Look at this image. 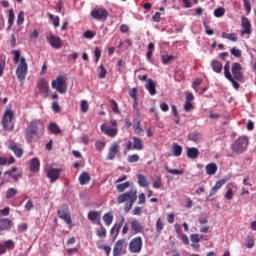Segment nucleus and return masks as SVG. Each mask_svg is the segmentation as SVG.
I'll return each mask as SVG.
<instances>
[{"mask_svg":"<svg viewBox=\"0 0 256 256\" xmlns=\"http://www.w3.org/2000/svg\"><path fill=\"white\" fill-rule=\"evenodd\" d=\"M46 40L53 47V49H61V38L50 33L46 36Z\"/></svg>","mask_w":256,"mask_h":256,"instance_id":"obj_14","label":"nucleus"},{"mask_svg":"<svg viewBox=\"0 0 256 256\" xmlns=\"http://www.w3.org/2000/svg\"><path fill=\"white\" fill-rule=\"evenodd\" d=\"M241 27V35H248L249 37V35H251V33L253 32L251 30V21H249V19L245 16L241 18Z\"/></svg>","mask_w":256,"mask_h":256,"instance_id":"obj_15","label":"nucleus"},{"mask_svg":"<svg viewBox=\"0 0 256 256\" xmlns=\"http://www.w3.org/2000/svg\"><path fill=\"white\" fill-rule=\"evenodd\" d=\"M138 184L140 187H149V182L147 181V177L143 174H138Z\"/></svg>","mask_w":256,"mask_h":256,"instance_id":"obj_37","label":"nucleus"},{"mask_svg":"<svg viewBox=\"0 0 256 256\" xmlns=\"http://www.w3.org/2000/svg\"><path fill=\"white\" fill-rule=\"evenodd\" d=\"M163 65H168V63H171L173 59H175V56L173 55H162L161 56Z\"/></svg>","mask_w":256,"mask_h":256,"instance_id":"obj_42","label":"nucleus"},{"mask_svg":"<svg viewBox=\"0 0 256 256\" xmlns=\"http://www.w3.org/2000/svg\"><path fill=\"white\" fill-rule=\"evenodd\" d=\"M129 187H131V182L129 181L116 185V189L119 193H123V191H125V189H129Z\"/></svg>","mask_w":256,"mask_h":256,"instance_id":"obj_39","label":"nucleus"},{"mask_svg":"<svg viewBox=\"0 0 256 256\" xmlns=\"http://www.w3.org/2000/svg\"><path fill=\"white\" fill-rule=\"evenodd\" d=\"M103 221H104L105 225H108V226L111 225V223H113V215L104 214Z\"/></svg>","mask_w":256,"mask_h":256,"instance_id":"obj_48","label":"nucleus"},{"mask_svg":"<svg viewBox=\"0 0 256 256\" xmlns=\"http://www.w3.org/2000/svg\"><path fill=\"white\" fill-rule=\"evenodd\" d=\"M15 163V157L11 156L10 158L0 156V166L4 165H13Z\"/></svg>","mask_w":256,"mask_h":256,"instance_id":"obj_32","label":"nucleus"},{"mask_svg":"<svg viewBox=\"0 0 256 256\" xmlns=\"http://www.w3.org/2000/svg\"><path fill=\"white\" fill-rule=\"evenodd\" d=\"M133 109L136 114V117H141V112H139V103L137 102V100L133 101Z\"/></svg>","mask_w":256,"mask_h":256,"instance_id":"obj_57","label":"nucleus"},{"mask_svg":"<svg viewBox=\"0 0 256 256\" xmlns=\"http://www.w3.org/2000/svg\"><path fill=\"white\" fill-rule=\"evenodd\" d=\"M164 223L163 220H161V218H159L156 222V231L157 233H161L164 229Z\"/></svg>","mask_w":256,"mask_h":256,"instance_id":"obj_49","label":"nucleus"},{"mask_svg":"<svg viewBox=\"0 0 256 256\" xmlns=\"http://www.w3.org/2000/svg\"><path fill=\"white\" fill-rule=\"evenodd\" d=\"M80 111L82 113H87V111H89V103L87 102V100H82L80 102Z\"/></svg>","mask_w":256,"mask_h":256,"instance_id":"obj_43","label":"nucleus"},{"mask_svg":"<svg viewBox=\"0 0 256 256\" xmlns=\"http://www.w3.org/2000/svg\"><path fill=\"white\" fill-rule=\"evenodd\" d=\"M110 103H111V109L113 113H119V105L117 104V101L111 99Z\"/></svg>","mask_w":256,"mask_h":256,"instance_id":"obj_54","label":"nucleus"},{"mask_svg":"<svg viewBox=\"0 0 256 256\" xmlns=\"http://www.w3.org/2000/svg\"><path fill=\"white\" fill-rule=\"evenodd\" d=\"M214 15L216 17H223V15H225V8L223 7H219L217 9L214 10Z\"/></svg>","mask_w":256,"mask_h":256,"instance_id":"obj_53","label":"nucleus"},{"mask_svg":"<svg viewBox=\"0 0 256 256\" xmlns=\"http://www.w3.org/2000/svg\"><path fill=\"white\" fill-rule=\"evenodd\" d=\"M123 223H125V218L122 217L118 224H115L111 229V234L114 235V239H117L119 236V231H121V227H123Z\"/></svg>","mask_w":256,"mask_h":256,"instance_id":"obj_25","label":"nucleus"},{"mask_svg":"<svg viewBox=\"0 0 256 256\" xmlns=\"http://www.w3.org/2000/svg\"><path fill=\"white\" fill-rule=\"evenodd\" d=\"M13 227V221L9 218H0V231H10Z\"/></svg>","mask_w":256,"mask_h":256,"instance_id":"obj_19","label":"nucleus"},{"mask_svg":"<svg viewBox=\"0 0 256 256\" xmlns=\"http://www.w3.org/2000/svg\"><path fill=\"white\" fill-rule=\"evenodd\" d=\"M49 18L53 21L54 27H59V16H54L52 14H49Z\"/></svg>","mask_w":256,"mask_h":256,"instance_id":"obj_62","label":"nucleus"},{"mask_svg":"<svg viewBox=\"0 0 256 256\" xmlns=\"http://www.w3.org/2000/svg\"><path fill=\"white\" fill-rule=\"evenodd\" d=\"M137 93H138L137 88H132L130 90L129 95L131 98H133V101H137Z\"/></svg>","mask_w":256,"mask_h":256,"instance_id":"obj_63","label":"nucleus"},{"mask_svg":"<svg viewBox=\"0 0 256 256\" xmlns=\"http://www.w3.org/2000/svg\"><path fill=\"white\" fill-rule=\"evenodd\" d=\"M24 21H25V12L20 11L18 16H17V22L16 23H17V25H23Z\"/></svg>","mask_w":256,"mask_h":256,"instance_id":"obj_50","label":"nucleus"},{"mask_svg":"<svg viewBox=\"0 0 256 256\" xmlns=\"http://www.w3.org/2000/svg\"><path fill=\"white\" fill-rule=\"evenodd\" d=\"M145 89H147L150 95H157V84L155 83V81H153V79L147 80V83L145 84Z\"/></svg>","mask_w":256,"mask_h":256,"instance_id":"obj_23","label":"nucleus"},{"mask_svg":"<svg viewBox=\"0 0 256 256\" xmlns=\"http://www.w3.org/2000/svg\"><path fill=\"white\" fill-rule=\"evenodd\" d=\"M39 169H41V162L39 158H32L30 160V171L32 173H39Z\"/></svg>","mask_w":256,"mask_h":256,"instance_id":"obj_24","label":"nucleus"},{"mask_svg":"<svg viewBox=\"0 0 256 256\" xmlns=\"http://www.w3.org/2000/svg\"><path fill=\"white\" fill-rule=\"evenodd\" d=\"M4 247H5V251H7V249L11 251L15 249V242H13V240H8L5 242Z\"/></svg>","mask_w":256,"mask_h":256,"instance_id":"obj_51","label":"nucleus"},{"mask_svg":"<svg viewBox=\"0 0 256 256\" xmlns=\"http://www.w3.org/2000/svg\"><path fill=\"white\" fill-rule=\"evenodd\" d=\"M206 173L207 175H215V173H217V164L215 163H210L208 165H206Z\"/></svg>","mask_w":256,"mask_h":256,"instance_id":"obj_34","label":"nucleus"},{"mask_svg":"<svg viewBox=\"0 0 256 256\" xmlns=\"http://www.w3.org/2000/svg\"><path fill=\"white\" fill-rule=\"evenodd\" d=\"M143 141L139 137H133V151H143Z\"/></svg>","mask_w":256,"mask_h":256,"instance_id":"obj_29","label":"nucleus"},{"mask_svg":"<svg viewBox=\"0 0 256 256\" xmlns=\"http://www.w3.org/2000/svg\"><path fill=\"white\" fill-rule=\"evenodd\" d=\"M127 160L128 163H137V161H139V156L137 154L129 155Z\"/></svg>","mask_w":256,"mask_h":256,"instance_id":"obj_58","label":"nucleus"},{"mask_svg":"<svg viewBox=\"0 0 256 256\" xmlns=\"http://www.w3.org/2000/svg\"><path fill=\"white\" fill-rule=\"evenodd\" d=\"M201 83H203V79L201 78H196L192 84V89H195V91H199L197 88L199 87V85H201Z\"/></svg>","mask_w":256,"mask_h":256,"instance_id":"obj_56","label":"nucleus"},{"mask_svg":"<svg viewBox=\"0 0 256 256\" xmlns=\"http://www.w3.org/2000/svg\"><path fill=\"white\" fill-rule=\"evenodd\" d=\"M44 134L25 129L24 136L27 143H37Z\"/></svg>","mask_w":256,"mask_h":256,"instance_id":"obj_11","label":"nucleus"},{"mask_svg":"<svg viewBox=\"0 0 256 256\" xmlns=\"http://www.w3.org/2000/svg\"><path fill=\"white\" fill-rule=\"evenodd\" d=\"M13 119H15V113L13 110H5L1 120V125L4 131L11 132L15 129V122H13Z\"/></svg>","mask_w":256,"mask_h":256,"instance_id":"obj_4","label":"nucleus"},{"mask_svg":"<svg viewBox=\"0 0 256 256\" xmlns=\"http://www.w3.org/2000/svg\"><path fill=\"white\" fill-rule=\"evenodd\" d=\"M35 205L33 204V200H28L24 206L25 211H31V209H34Z\"/></svg>","mask_w":256,"mask_h":256,"instance_id":"obj_59","label":"nucleus"},{"mask_svg":"<svg viewBox=\"0 0 256 256\" xmlns=\"http://www.w3.org/2000/svg\"><path fill=\"white\" fill-rule=\"evenodd\" d=\"M36 87L39 90V93H41L42 95H45V97L49 95V82H47V80L40 79Z\"/></svg>","mask_w":256,"mask_h":256,"instance_id":"obj_17","label":"nucleus"},{"mask_svg":"<svg viewBox=\"0 0 256 256\" xmlns=\"http://www.w3.org/2000/svg\"><path fill=\"white\" fill-rule=\"evenodd\" d=\"M52 89H55L58 93L64 94L67 93V77L58 76L51 83Z\"/></svg>","mask_w":256,"mask_h":256,"instance_id":"obj_6","label":"nucleus"},{"mask_svg":"<svg viewBox=\"0 0 256 256\" xmlns=\"http://www.w3.org/2000/svg\"><path fill=\"white\" fill-rule=\"evenodd\" d=\"M125 247H127L125 244V239L116 241L113 248V256L125 255Z\"/></svg>","mask_w":256,"mask_h":256,"instance_id":"obj_13","label":"nucleus"},{"mask_svg":"<svg viewBox=\"0 0 256 256\" xmlns=\"http://www.w3.org/2000/svg\"><path fill=\"white\" fill-rule=\"evenodd\" d=\"M221 36H222V39H229V41H234V42L237 41V39H238L237 34H235V33L227 34V33L223 32L221 34Z\"/></svg>","mask_w":256,"mask_h":256,"instance_id":"obj_41","label":"nucleus"},{"mask_svg":"<svg viewBox=\"0 0 256 256\" xmlns=\"http://www.w3.org/2000/svg\"><path fill=\"white\" fill-rule=\"evenodd\" d=\"M98 249H102L104 252H105V254H106V256H109V255H111V248H110V246H98Z\"/></svg>","mask_w":256,"mask_h":256,"instance_id":"obj_64","label":"nucleus"},{"mask_svg":"<svg viewBox=\"0 0 256 256\" xmlns=\"http://www.w3.org/2000/svg\"><path fill=\"white\" fill-rule=\"evenodd\" d=\"M90 15L96 21H106L107 17H109V11L105 8H95L90 12Z\"/></svg>","mask_w":256,"mask_h":256,"instance_id":"obj_10","label":"nucleus"},{"mask_svg":"<svg viewBox=\"0 0 256 256\" xmlns=\"http://www.w3.org/2000/svg\"><path fill=\"white\" fill-rule=\"evenodd\" d=\"M147 203V198L145 197V193H140L138 195V205H145Z\"/></svg>","mask_w":256,"mask_h":256,"instance_id":"obj_55","label":"nucleus"},{"mask_svg":"<svg viewBox=\"0 0 256 256\" xmlns=\"http://www.w3.org/2000/svg\"><path fill=\"white\" fill-rule=\"evenodd\" d=\"M154 51H155V43L150 42L148 44V51H147V54H146V57H147L148 61H151Z\"/></svg>","mask_w":256,"mask_h":256,"instance_id":"obj_38","label":"nucleus"},{"mask_svg":"<svg viewBox=\"0 0 256 256\" xmlns=\"http://www.w3.org/2000/svg\"><path fill=\"white\" fill-rule=\"evenodd\" d=\"M15 195H17V189H15V188H9L6 191V199H13V197H15Z\"/></svg>","mask_w":256,"mask_h":256,"instance_id":"obj_44","label":"nucleus"},{"mask_svg":"<svg viewBox=\"0 0 256 256\" xmlns=\"http://www.w3.org/2000/svg\"><path fill=\"white\" fill-rule=\"evenodd\" d=\"M63 169L50 167L46 170V175L50 179L51 183H55L59 179Z\"/></svg>","mask_w":256,"mask_h":256,"instance_id":"obj_12","label":"nucleus"},{"mask_svg":"<svg viewBox=\"0 0 256 256\" xmlns=\"http://www.w3.org/2000/svg\"><path fill=\"white\" fill-rule=\"evenodd\" d=\"M17 167H12L10 170L4 173L5 176L11 177L14 181H19L22 177V173H17Z\"/></svg>","mask_w":256,"mask_h":256,"instance_id":"obj_22","label":"nucleus"},{"mask_svg":"<svg viewBox=\"0 0 256 256\" xmlns=\"http://www.w3.org/2000/svg\"><path fill=\"white\" fill-rule=\"evenodd\" d=\"M26 130L45 135V124L41 120H32L29 122Z\"/></svg>","mask_w":256,"mask_h":256,"instance_id":"obj_8","label":"nucleus"},{"mask_svg":"<svg viewBox=\"0 0 256 256\" xmlns=\"http://www.w3.org/2000/svg\"><path fill=\"white\" fill-rule=\"evenodd\" d=\"M95 147H96L97 151H101L102 149H105V142H103L101 140H97L95 143Z\"/></svg>","mask_w":256,"mask_h":256,"instance_id":"obj_61","label":"nucleus"},{"mask_svg":"<svg viewBox=\"0 0 256 256\" xmlns=\"http://www.w3.org/2000/svg\"><path fill=\"white\" fill-rule=\"evenodd\" d=\"M172 151H173L174 157H181V154L183 153V147H181V145L177 143H174L172 145Z\"/></svg>","mask_w":256,"mask_h":256,"instance_id":"obj_33","label":"nucleus"},{"mask_svg":"<svg viewBox=\"0 0 256 256\" xmlns=\"http://www.w3.org/2000/svg\"><path fill=\"white\" fill-rule=\"evenodd\" d=\"M243 3H244V9L247 15H249V13H251V2H249V0H243Z\"/></svg>","mask_w":256,"mask_h":256,"instance_id":"obj_60","label":"nucleus"},{"mask_svg":"<svg viewBox=\"0 0 256 256\" xmlns=\"http://www.w3.org/2000/svg\"><path fill=\"white\" fill-rule=\"evenodd\" d=\"M247 147H249V138H247V136H240L231 144L232 152L237 153L238 155L245 153Z\"/></svg>","mask_w":256,"mask_h":256,"instance_id":"obj_5","label":"nucleus"},{"mask_svg":"<svg viewBox=\"0 0 256 256\" xmlns=\"http://www.w3.org/2000/svg\"><path fill=\"white\" fill-rule=\"evenodd\" d=\"M100 129L102 133H105L108 137H116L118 133L117 128H111V126H108L107 124H102Z\"/></svg>","mask_w":256,"mask_h":256,"instance_id":"obj_18","label":"nucleus"},{"mask_svg":"<svg viewBox=\"0 0 256 256\" xmlns=\"http://www.w3.org/2000/svg\"><path fill=\"white\" fill-rule=\"evenodd\" d=\"M6 61L7 57L4 54H0V77H3V73H5Z\"/></svg>","mask_w":256,"mask_h":256,"instance_id":"obj_35","label":"nucleus"},{"mask_svg":"<svg viewBox=\"0 0 256 256\" xmlns=\"http://www.w3.org/2000/svg\"><path fill=\"white\" fill-rule=\"evenodd\" d=\"M49 131L53 133V135H59V133H61V128H59L57 123H51L49 125Z\"/></svg>","mask_w":256,"mask_h":256,"instance_id":"obj_40","label":"nucleus"},{"mask_svg":"<svg viewBox=\"0 0 256 256\" xmlns=\"http://www.w3.org/2000/svg\"><path fill=\"white\" fill-rule=\"evenodd\" d=\"M186 155L188 159H198L200 152L198 148L191 147V148H187Z\"/></svg>","mask_w":256,"mask_h":256,"instance_id":"obj_26","label":"nucleus"},{"mask_svg":"<svg viewBox=\"0 0 256 256\" xmlns=\"http://www.w3.org/2000/svg\"><path fill=\"white\" fill-rule=\"evenodd\" d=\"M89 181H91V175H89V173L83 172L82 174H80L79 176L80 185H87Z\"/></svg>","mask_w":256,"mask_h":256,"instance_id":"obj_31","label":"nucleus"},{"mask_svg":"<svg viewBox=\"0 0 256 256\" xmlns=\"http://www.w3.org/2000/svg\"><path fill=\"white\" fill-rule=\"evenodd\" d=\"M165 170L172 175H183V170L171 169L169 166H165Z\"/></svg>","mask_w":256,"mask_h":256,"instance_id":"obj_45","label":"nucleus"},{"mask_svg":"<svg viewBox=\"0 0 256 256\" xmlns=\"http://www.w3.org/2000/svg\"><path fill=\"white\" fill-rule=\"evenodd\" d=\"M224 77L227 81H230L236 91H239V87H241L239 83H243L245 81L243 66L239 62H234L231 66L230 62L227 61L224 65Z\"/></svg>","mask_w":256,"mask_h":256,"instance_id":"obj_1","label":"nucleus"},{"mask_svg":"<svg viewBox=\"0 0 256 256\" xmlns=\"http://www.w3.org/2000/svg\"><path fill=\"white\" fill-rule=\"evenodd\" d=\"M9 149L13 151L14 155L18 158L23 157V148L19 147L17 143H13L9 145Z\"/></svg>","mask_w":256,"mask_h":256,"instance_id":"obj_27","label":"nucleus"},{"mask_svg":"<svg viewBox=\"0 0 256 256\" xmlns=\"http://www.w3.org/2000/svg\"><path fill=\"white\" fill-rule=\"evenodd\" d=\"M12 55H14V63H19L16 68V77L21 83L27 79V73H29V66L25 57H21V51L13 50Z\"/></svg>","mask_w":256,"mask_h":256,"instance_id":"obj_2","label":"nucleus"},{"mask_svg":"<svg viewBox=\"0 0 256 256\" xmlns=\"http://www.w3.org/2000/svg\"><path fill=\"white\" fill-rule=\"evenodd\" d=\"M136 135H141L143 133V128H141V121H138L136 125L133 126Z\"/></svg>","mask_w":256,"mask_h":256,"instance_id":"obj_52","label":"nucleus"},{"mask_svg":"<svg viewBox=\"0 0 256 256\" xmlns=\"http://www.w3.org/2000/svg\"><path fill=\"white\" fill-rule=\"evenodd\" d=\"M189 141H193L194 143H199L201 139H203V134L200 132H192L188 134Z\"/></svg>","mask_w":256,"mask_h":256,"instance_id":"obj_30","label":"nucleus"},{"mask_svg":"<svg viewBox=\"0 0 256 256\" xmlns=\"http://www.w3.org/2000/svg\"><path fill=\"white\" fill-rule=\"evenodd\" d=\"M143 249V238L137 236L133 238L128 245V251L131 253H139Z\"/></svg>","mask_w":256,"mask_h":256,"instance_id":"obj_9","label":"nucleus"},{"mask_svg":"<svg viewBox=\"0 0 256 256\" xmlns=\"http://www.w3.org/2000/svg\"><path fill=\"white\" fill-rule=\"evenodd\" d=\"M88 219L97 225H101V212L99 211H90L88 212Z\"/></svg>","mask_w":256,"mask_h":256,"instance_id":"obj_21","label":"nucleus"},{"mask_svg":"<svg viewBox=\"0 0 256 256\" xmlns=\"http://www.w3.org/2000/svg\"><path fill=\"white\" fill-rule=\"evenodd\" d=\"M57 216L59 219H62V221H65L67 225H73V220L71 219V212H69V206L67 204L62 205L58 211Z\"/></svg>","mask_w":256,"mask_h":256,"instance_id":"obj_7","label":"nucleus"},{"mask_svg":"<svg viewBox=\"0 0 256 256\" xmlns=\"http://www.w3.org/2000/svg\"><path fill=\"white\" fill-rule=\"evenodd\" d=\"M118 205H122L125 203L124 211L125 213H129L131 209H133V205H135V201H137V189L132 188L128 192L120 194L116 199Z\"/></svg>","mask_w":256,"mask_h":256,"instance_id":"obj_3","label":"nucleus"},{"mask_svg":"<svg viewBox=\"0 0 256 256\" xmlns=\"http://www.w3.org/2000/svg\"><path fill=\"white\" fill-rule=\"evenodd\" d=\"M15 23V12L13 11V9L9 10L8 13V30L11 29V27H13V24Z\"/></svg>","mask_w":256,"mask_h":256,"instance_id":"obj_36","label":"nucleus"},{"mask_svg":"<svg viewBox=\"0 0 256 256\" xmlns=\"http://www.w3.org/2000/svg\"><path fill=\"white\" fill-rule=\"evenodd\" d=\"M96 234L100 239H105V237H107V229L101 226L100 230H97Z\"/></svg>","mask_w":256,"mask_h":256,"instance_id":"obj_47","label":"nucleus"},{"mask_svg":"<svg viewBox=\"0 0 256 256\" xmlns=\"http://www.w3.org/2000/svg\"><path fill=\"white\" fill-rule=\"evenodd\" d=\"M211 67L214 73H222L223 71V63H221L218 60H212L211 61Z\"/></svg>","mask_w":256,"mask_h":256,"instance_id":"obj_28","label":"nucleus"},{"mask_svg":"<svg viewBox=\"0 0 256 256\" xmlns=\"http://www.w3.org/2000/svg\"><path fill=\"white\" fill-rule=\"evenodd\" d=\"M130 226H131L132 231L135 233V235H137L139 233H143V231L145 229L143 227V225L141 224V222H139V220H137V219L132 220L130 223Z\"/></svg>","mask_w":256,"mask_h":256,"instance_id":"obj_20","label":"nucleus"},{"mask_svg":"<svg viewBox=\"0 0 256 256\" xmlns=\"http://www.w3.org/2000/svg\"><path fill=\"white\" fill-rule=\"evenodd\" d=\"M100 72L98 74L99 79H105L107 77V69H105V66L103 64L99 67Z\"/></svg>","mask_w":256,"mask_h":256,"instance_id":"obj_46","label":"nucleus"},{"mask_svg":"<svg viewBox=\"0 0 256 256\" xmlns=\"http://www.w3.org/2000/svg\"><path fill=\"white\" fill-rule=\"evenodd\" d=\"M119 142H114L109 148L108 155H107V161H113L115 157H117V153H119Z\"/></svg>","mask_w":256,"mask_h":256,"instance_id":"obj_16","label":"nucleus"}]
</instances>
